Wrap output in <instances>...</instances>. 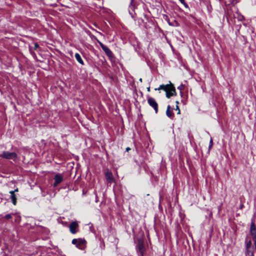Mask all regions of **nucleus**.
<instances>
[{"label": "nucleus", "instance_id": "obj_29", "mask_svg": "<svg viewBox=\"0 0 256 256\" xmlns=\"http://www.w3.org/2000/svg\"><path fill=\"white\" fill-rule=\"evenodd\" d=\"M133 0H132V2Z\"/></svg>", "mask_w": 256, "mask_h": 256}, {"label": "nucleus", "instance_id": "obj_7", "mask_svg": "<svg viewBox=\"0 0 256 256\" xmlns=\"http://www.w3.org/2000/svg\"><path fill=\"white\" fill-rule=\"evenodd\" d=\"M78 224L77 223V222H72L69 226L70 230V232L72 234H74L78 232L76 229L78 228Z\"/></svg>", "mask_w": 256, "mask_h": 256}, {"label": "nucleus", "instance_id": "obj_24", "mask_svg": "<svg viewBox=\"0 0 256 256\" xmlns=\"http://www.w3.org/2000/svg\"><path fill=\"white\" fill-rule=\"evenodd\" d=\"M18 191V190L17 188L15 189L14 190H12V192H14V193L15 192H17Z\"/></svg>", "mask_w": 256, "mask_h": 256}, {"label": "nucleus", "instance_id": "obj_21", "mask_svg": "<svg viewBox=\"0 0 256 256\" xmlns=\"http://www.w3.org/2000/svg\"><path fill=\"white\" fill-rule=\"evenodd\" d=\"M39 46L38 44L36 43L34 44V50H36L38 48Z\"/></svg>", "mask_w": 256, "mask_h": 256}, {"label": "nucleus", "instance_id": "obj_26", "mask_svg": "<svg viewBox=\"0 0 256 256\" xmlns=\"http://www.w3.org/2000/svg\"><path fill=\"white\" fill-rule=\"evenodd\" d=\"M254 243L255 248H256V242H254Z\"/></svg>", "mask_w": 256, "mask_h": 256}, {"label": "nucleus", "instance_id": "obj_1", "mask_svg": "<svg viewBox=\"0 0 256 256\" xmlns=\"http://www.w3.org/2000/svg\"><path fill=\"white\" fill-rule=\"evenodd\" d=\"M159 90L165 91L166 92V96L168 98H170L171 96L176 94L175 88L171 82L168 84L160 85L158 88H155V90Z\"/></svg>", "mask_w": 256, "mask_h": 256}, {"label": "nucleus", "instance_id": "obj_28", "mask_svg": "<svg viewBox=\"0 0 256 256\" xmlns=\"http://www.w3.org/2000/svg\"><path fill=\"white\" fill-rule=\"evenodd\" d=\"M176 103L177 105L178 104V101L176 102Z\"/></svg>", "mask_w": 256, "mask_h": 256}, {"label": "nucleus", "instance_id": "obj_3", "mask_svg": "<svg viewBox=\"0 0 256 256\" xmlns=\"http://www.w3.org/2000/svg\"><path fill=\"white\" fill-rule=\"evenodd\" d=\"M137 252L140 254V256H143L145 252V247L144 242L142 239L138 240V244L136 246Z\"/></svg>", "mask_w": 256, "mask_h": 256}, {"label": "nucleus", "instance_id": "obj_2", "mask_svg": "<svg viewBox=\"0 0 256 256\" xmlns=\"http://www.w3.org/2000/svg\"><path fill=\"white\" fill-rule=\"evenodd\" d=\"M0 157L7 160H16L17 158V154L14 152H9L8 151L3 152L2 154H0Z\"/></svg>", "mask_w": 256, "mask_h": 256}, {"label": "nucleus", "instance_id": "obj_4", "mask_svg": "<svg viewBox=\"0 0 256 256\" xmlns=\"http://www.w3.org/2000/svg\"><path fill=\"white\" fill-rule=\"evenodd\" d=\"M86 243V241L84 240L82 238H74L72 240V244H76V246L80 249H82V246L85 245Z\"/></svg>", "mask_w": 256, "mask_h": 256}, {"label": "nucleus", "instance_id": "obj_20", "mask_svg": "<svg viewBox=\"0 0 256 256\" xmlns=\"http://www.w3.org/2000/svg\"><path fill=\"white\" fill-rule=\"evenodd\" d=\"M98 43H99L100 45V46L102 48H104L103 46H105V45H104L102 42H98Z\"/></svg>", "mask_w": 256, "mask_h": 256}, {"label": "nucleus", "instance_id": "obj_9", "mask_svg": "<svg viewBox=\"0 0 256 256\" xmlns=\"http://www.w3.org/2000/svg\"><path fill=\"white\" fill-rule=\"evenodd\" d=\"M10 198L12 200V202L14 205H16V198L14 194V192H10Z\"/></svg>", "mask_w": 256, "mask_h": 256}, {"label": "nucleus", "instance_id": "obj_17", "mask_svg": "<svg viewBox=\"0 0 256 256\" xmlns=\"http://www.w3.org/2000/svg\"><path fill=\"white\" fill-rule=\"evenodd\" d=\"M184 84H181L178 87V89L182 90L184 89Z\"/></svg>", "mask_w": 256, "mask_h": 256}, {"label": "nucleus", "instance_id": "obj_27", "mask_svg": "<svg viewBox=\"0 0 256 256\" xmlns=\"http://www.w3.org/2000/svg\"><path fill=\"white\" fill-rule=\"evenodd\" d=\"M148 92H150V88H148Z\"/></svg>", "mask_w": 256, "mask_h": 256}, {"label": "nucleus", "instance_id": "obj_23", "mask_svg": "<svg viewBox=\"0 0 256 256\" xmlns=\"http://www.w3.org/2000/svg\"><path fill=\"white\" fill-rule=\"evenodd\" d=\"M180 1L183 4H185V2L184 0H180Z\"/></svg>", "mask_w": 256, "mask_h": 256}, {"label": "nucleus", "instance_id": "obj_22", "mask_svg": "<svg viewBox=\"0 0 256 256\" xmlns=\"http://www.w3.org/2000/svg\"><path fill=\"white\" fill-rule=\"evenodd\" d=\"M178 110V114H180V110L179 107L178 105L176 106V110Z\"/></svg>", "mask_w": 256, "mask_h": 256}, {"label": "nucleus", "instance_id": "obj_10", "mask_svg": "<svg viewBox=\"0 0 256 256\" xmlns=\"http://www.w3.org/2000/svg\"><path fill=\"white\" fill-rule=\"evenodd\" d=\"M106 178L110 182L113 181V176L110 172H108L106 173Z\"/></svg>", "mask_w": 256, "mask_h": 256}, {"label": "nucleus", "instance_id": "obj_25", "mask_svg": "<svg viewBox=\"0 0 256 256\" xmlns=\"http://www.w3.org/2000/svg\"><path fill=\"white\" fill-rule=\"evenodd\" d=\"M130 150V148L128 147L126 148V151L128 152Z\"/></svg>", "mask_w": 256, "mask_h": 256}, {"label": "nucleus", "instance_id": "obj_13", "mask_svg": "<svg viewBox=\"0 0 256 256\" xmlns=\"http://www.w3.org/2000/svg\"><path fill=\"white\" fill-rule=\"evenodd\" d=\"M75 58L76 59V60L80 64H84V61L82 60L80 56V55L78 53H76L75 54Z\"/></svg>", "mask_w": 256, "mask_h": 256}, {"label": "nucleus", "instance_id": "obj_19", "mask_svg": "<svg viewBox=\"0 0 256 256\" xmlns=\"http://www.w3.org/2000/svg\"><path fill=\"white\" fill-rule=\"evenodd\" d=\"M5 218L6 219H10L12 218V215L10 214H8L6 215Z\"/></svg>", "mask_w": 256, "mask_h": 256}, {"label": "nucleus", "instance_id": "obj_8", "mask_svg": "<svg viewBox=\"0 0 256 256\" xmlns=\"http://www.w3.org/2000/svg\"><path fill=\"white\" fill-rule=\"evenodd\" d=\"M54 186L56 187L59 184L62 182L64 178L61 174H57L54 177Z\"/></svg>", "mask_w": 256, "mask_h": 256}, {"label": "nucleus", "instance_id": "obj_6", "mask_svg": "<svg viewBox=\"0 0 256 256\" xmlns=\"http://www.w3.org/2000/svg\"><path fill=\"white\" fill-rule=\"evenodd\" d=\"M250 234L252 236V239L254 242L256 240V226L254 222H251L250 224Z\"/></svg>", "mask_w": 256, "mask_h": 256}, {"label": "nucleus", "instance_id": "obj_5", "mask_svg": "<svg viewBox=\"0 0 256 256\" xmlns=\"http://www.w3.org/2000/svg\"><path fill=\"white\" fill-rule=\"evenodd\" d=\"M148 102L152 108H154L156 114L158 112V104L156 100L152 98H148Z\"/></svg>", "mask_w": 256, "mask_h": 256}, {"label": "nucleus", "instance_id": "obj_15", "mask_svg": "<svg viewBox=\"0 0 256 256\" xmlns=\"http://www.w3.org/2000/svg\"><path fill=\"white\" fill-rule=\"evenodd\" d=\"M246 249H254L250 240H246Z\"/></svg>", "mask_w": 256, "mask_h": 256}, {"label": "nucleus", "instance_id": "obj_18", "mask_svg": "<svg viewBox=\"0 0 256 256\" xmlns=\"http://www.w3.org/2000/svg\"><path fill=\"white\" fill-rule=\"evenodd\" d=\"M213 144V142L212 138L210 139V142L209 149H210Z\"/></svg>", "mask_w": 256, "mask_h": 256}, {"label": "nucleus", "instance_id": "obj_11", "mask_svg": "<svg viewBox=\"0 0 256 256\" xmlns=\"http://www.w3.org/2000/svg\"><path fill=\"white\" fill-rule=\"evenodd\" d=\"M171 107L170 105H168L167 106V110L166 111V116L170 118H172L173 116L174 113L172 112L170 110Z\"/></svg>", "mask_w": 256, "mask_h": 256}, {"label": "nucleus", "instance_id": "obj_14", "mask_svg": "<svg viewBox=\"0 0 256 256\" xmlns=\"http://www.w3.org/2000/svg\"><path fill=\"white\" fill-rule=\"evenodd\" d=\"M245 256H254V249H246Z\"/></svg>", "mask_w": 256, "mask_h": 256}, {"label": "nucleus", "instance_id": "obj_16", "mask_svg": "<svg viewBox=\"0 0 256 256\" xmlns=\"http://www.w3.org/2000/svg\"><path fill=\"white\" fill-rule=\"evenodd\" d=\"M237 18L239 21H242L244 20V16L242 14H238Z\"/></svg>", "mask_w": 256, "mask_h": 256}, {"label": "nucleus", "instance_id": "obj_12", "mask_svg": "<svg viewBox=\"0 0 256 256\" xmlns=\"http://www.w3.org/2000/svg\"><path fill=\"white\" fill-rule=\"evenodd\" d=\"M104 48H102V50L105 52V53L108 56H110L112 55V52L110 50V48L107 47L106 46H103Z\"/></svg>", "mask_w": 256, "mask_h": 256}]
</instances>
